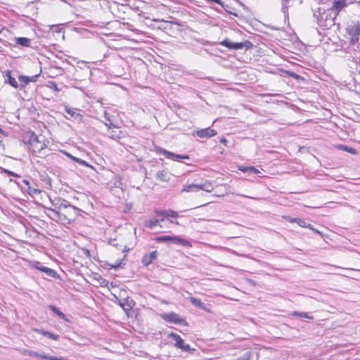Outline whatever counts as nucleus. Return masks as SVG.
<instances>
[{"label":"nucleus","mask_w":360,"mask_h":360,"mask_svg":"<svg viewBox=\"0 0 360 360\" xmlns=\"http://www.w3.org/2000/svg\"><path fill=\"white\" fill-rule=\"evenodd\" d=\"M24 354H28L30 356L41 358L42 359H46V360H58V357H56V356H49V355L45 354H39L35 351L25 350L24 352Z\"/></svg>","instance_id":"f8f14e48"},{"label":"nucleus","mask_w":360,"mask_h":360,"mask_svg":"<svg viewBox=\"0 0 360 360\" xmlns=\"http://www.w3.org/2000/svg\"><path fill=\"white\" fill-rule=\"evenodd\" d=\"M115 240L111 243L113 246H117V243H114Z\"/></svg>","instance_id":"09e8293b"},{"label":"nucleus","mask_w":360,"mask_h":360,"mask_svg":"<svg viewBox=\"0 0 360 360\" xmlns=\"http://www.w3.org/2000/svg\"><path fill=\"white\" fill-rule=\"evenodd\" d=\"M48 307L51 311L57 314L60 319L68 321L65 314L61 311H60L56 306L49 305Z\"/></svg>","instance_id":"a878e982"},{"label":"nucleus","mask_w":360,"mask_h":360,"mask_svg":"<svg viewBox=\"0 0 360 360\" xmlns=\"http://www.w3.org/2000/svg\"><path fill=\"white\" fill-rule=\"evenodd\" d=\"M155 213L157 216H161L167 218V210H155Z\"/></svg>","instance_id":"c9c22d12"},{"label":"nucleus","mask_w":360,"mask_h":360,"mask_svg":"<svg viewBox=\"0 0 360 360\" xmlns=\"http://www.w3.org/2000/svg\"><path fill=\"white\" fill-rule=\"evenodd\" d=\"M293 315L294 316H300V317H303V318H307V319H313V317L312 316H309L307 313L305 312H298V311H295L293 313Z\"/></svg>","instance_id":"473e14b6"},{"label":"nucleus","mask_w":360,"mask_h":360,"mask_svg":"<svg viewBox=\"0 0 360 360\" xmlns=\"http://www.w3.org/2000/svg\"><path fill=\"white\" fill-rule=\"evenodd\" d=\"M119 304L125 311H128L131 310L132 308L134 307V302L133 300L130 299L129 297H127V298L124 299L123 300H120Z\"/></svg>","instance_id":"ddd939ff"},{"label":"nucleus","mask_w":360,"mask_h":360,"mask_svg":"<svg viewBox=\"0 0 360 360\" xmlns=\"http://www.w3.org/2000/svg\"><path fill=\"white\" fill-rule=\"evenodd\" d=\"M6 77H7V79L6 80V82L7 83H8L11 86H13L15 89H18L19 87V84H18V82L16 81V79L14 77H13L11 76L10 72H6Z\"/></svg>","instance_id":"4be33fe9"},{"label":"nucleus","mask_w":360,"mask_h":360,"mask_svg":"<svg viewBox=\"0 0 360 360\" xmlns=\"http://www.w3.org/2000/svg\"><path fill=\"white\" fill-rule=\"evenodd\" d=\"M39 262H37L36 265H34V268L45 273L46 276L49 277L55 278L56 276V272L55 270L46 267L45 266L39 265Z\"/></svg>","instance_id":"4468645a"},{"label":"nucleus","mask_w":360,"mask_h":360,"mask_svg":"<svg viewBox=\"0 0 360 360\" xmlns=\"http://www.w3.org/2000/svg\"><path fill=\"white\" fill-rule=\"evenodd\" d=\"M200 191V184H192L184 185L182 188V192H198Z\"/></svg>","instance_id":"6ab92c4d"},{"label":"nucleus","mask_w":360,"mask_h":360,"mask_svg":"<svg viewBox=\"0 0 360 360\" xmlns=\"http://www.w3.org/2000/svg\"><path fill=\"white\" fill-rule=\"evenodd\" d=\"M109 136L112 139L120 138V135L117 134V133L114 131H112L111 132H110Z\"/></svg>","instance_id":"58836bf2"},{"label":"nucleus","mask_w":360,"mask_h":360,"mask_svg":"<svg viewBox=\"0 0 360 360\" xmlns=\"http://www.w3.org/2000/svg\"><path fill=\"white\" fill-rule=\"evenodd\" d=\"M288 1H289V0H282V1L283 2V4H284V3H285V4L288 3Z\"/></svg>","instance_id":"8fccbe9b"},{"label":"nucleus","mask_w":360,"mask_h":360,"mask_svg":"<svg viewBox=\"0 0 360 360\" xmlns=\"http://www.w3.org/2000/svg\"><path fill=\"white\" fill-rule=\"evenodd\" d=\"M46 338H48L49 339H52L53 340H58L59 339L58 335H56V334L51 333L50 332H48V333H46Z\"/></svg>","instance_id":"f704fd0d"},{"label":"nucleus","mask_w":360,"mask_h":360,"mask_svg":"<svg viewBox=\"0 0 360 360\" xmlns=\"http://www.w3.org/2000/svg\"><path fill=\"white\" fill-rule=\"evenodd\" d=\"M240 169L243 172H248V173H253V174H257L259 172V170L252 166L241 167Z\"/></svg>","instance_id":"c756f323"},{"label":"nucleus","mask_w":360,"mask_h":360,"mask_svg":"<svg viewBox=\"0 0 360 360\" xmlns=\"http://www.w3.org/2000/svg\"><path fill=\"white\" fill-rule=\"evenodd\" d=\"M169 221L171 223H174V224H178V225L179 224V223L177 221H176V220L169 219Z\"/></svg>","instance_id":"c03bdc74"},{"label":"nucleus","mask_w":360,"mask_h":360,"mask_svg":"<svg viewBox=\"0 0 360 360\" xmlns=\"http://www.w3.org/2000/svg\"><path fill=\"white\" fill-rule=\"evenodd\" d=\"M16 44L23 46L30 47L31 46V40L27 37H17L15 39Z\"/></svg>","instance_id":"aec40b11"},{"label":"nucleus","mask_w":360,"mask_h":360,"mask_svg":"<svg viewBox=\"0 0 360 360\" xmlns=\"http://www.w3.org/2000/svg\"><path fill=\"white\" fill-rule=\"evenodd\" d=\"M220 44L228 48L229 49L233 50H238L244 47L249 49L252 46V43L248 40H245L243 42H232L228 39H225L221 41Z\"/></svg>","instance_id":"423d86ee"},{"label":"nucleus","mask_w":360,"mask_h":360,"mask_svg":"<svg viewBox=\"0 0 360 360\" xmlns=\"http://www.w3.org/2000/svg\"><path fill=\"white\" fill-rule=\"evenodd\" d=\"M352 3V1L350 0H333V6L330 9L333 13L334 15L337 16L341 11Z\"/></svg>","instance_id":"6e6552de"},{"label":"nucleus","mask_w":360,"mask_h":360,"mask_svg":"<svg viewBox=\"0 0 360 360\" xmlns=\"http://www.w3.org/2000/svg\"><path fill=\"white\" fill-rule=\"evenodd\" d=\"M288 75L295 79H298L300 77V76L297 73L293 72H289Z\"/></svg>","instance_id":"a19ab883"},{"label":"nucleus","mask_w":360,"mask_h":360,"mask_svg":"<svg viewBox=\"0 0 360 360\" xmlns=\"http://www.w3.org/2000/svg\"><path fill=\"white\" fill-rule=\"evenodd\" d=\"M190 301L194 306L198 307L199 309L206 311H210L208 304L202 302L199 299L191 297Z\"/></svg>","instance_id":"f3484780"},{"label":"nucleus","mask_w":360,"mask_h":360,"mask_svg":"<svg viewBox=\"0 0 360 360\" xmlns=\"http://www.w3.org/2000/svg\"><path fill=\"white\" fill-rule=\"evenodd\" d=\"M159 151L160 153L164 155L165 158L172 159L174 160L180 161V160L189 159V157L187 155L175 154L163 148H160Z\"/></svg>","instance_id":"9d476101"},{"label":"nucleus","mask_w":360,"mask_h":360,"mask_svg":"<svg viewBox=\"0 0 360 360\" xmlns=\"http://www.w3.org/2000/svg\"><path fill=\"white\" fill-rule=\"evenodd\" d=\"M220 141L221 143H225V142H226V140L225 139H221Z\"/></svg>","instance_id":"49530a36"},{"label":"nucleus","mask_w":360,"mask_h":360,"mask_svg":"<svg viewBox=\"0 0 360 360\" xmlns=\"http://www.w3.org/2000/svg\"><path fill=\"white\" fill-rule=\"evenodd\" d=\"M337 148L341 150L346 151L352 155H356L358 153V151L356 149L349 147V146H347L346 145L340 144L337 146Z\"/></svg>","instance_id":"5701e85b"},{"label":"nucleus","mask_w":360,"mask_h":360,"mask_svg":"<svg viewBox=\"0 0 360 360\" xmlns=\"http://www.w3.org/2000/svg\"><path fill=\"white\" fill-rule=\"evenodd\" d=\"M28 143L34 153H39L46 148L45 137L42 135L37 136L34 132L31 133Z\"/></svg>","instance_id":"7ed1b4c3"},{"label":"nucleus","mask_w":360,"mask_h":360,"mask_svg":"<svg viewBox=\"0 0 360 360\" xmlns=\"http://www.w3.org/2000/svg\"><path fill=\"white\" fill-rule=\"evenodd\" d=\"M164 219H150L149 220L146 221L145 225L146 227L149 229H153L155 226H158L160 221H163Z\"/></svg>","instance_id":"bb28decb"},{"label":"nucleus","mask_w":360,"mask_h":360,"mask_svg":"<svg viewBox=\"0 0 360 360\" xmlns=\"http://www.w3.org/2000/svg\"><path fill=\"white\" fill-rule=\"evenodd\" d=\"M195 134L200 138H210L217 134L216 130L207 127L195 131Z\"/></svg>","instance_id":"9b49d317"},{"label":"nucleus","mask_w":360,"mask_h":360,"mask_svg":"<svg viewBox=\"0 0 360 360\" xmlns=\"http://www.w3.org/2000/svg\"><path fill=\"white\" fill-rule=\"evenodd\" d=\"M52 205L54 206L53 209L62 211L70 205V202L64 199H56L52 202Z\"/></svg>","instance_id":"dca6fc26"},{"label":"nucleus","mask_w":360,"mask_h":360,"mask_svg":"<svg viewBox=\"0 0 360 360\" xmlns=\"http://www.w3.org/2000/svg\"><path fill=\"white\" fill-rule=\"evenodd\" d=\"M23 182H24L25 184H29L28 181H27V180H26V179H24V180H23Z\"/></svg>","instance_id":"de8ad7c7"},{"label":"nucleus","mask_w":360,"mask_h":360,"mask_svg":"<svg viewBox=\"0 0 360 360\" xmlns=\"http://www.w3.org/2000/svg\"><path fill=\"white\" fill-rule=\"evenodd\" d=\"M249 283H250L253 285H255V282L252 280H249Z\"/></svg>","instance_id":"a18cd8bd"},{"label":"nucleus","mask_w":360,"mask_h":360,"mask_svg":"<svg viewBox=\"0 0 360 360\" xmlns=\"http://www.w3.org/2000/svg\"><path fill=\"white\" fill-rule=\"evenodd\" d=\"M39 75H40V73L36 74L31 77H28V83L36 82L37 80L38 77H39Z\"/></svg>","instance_id":"e433bc0d"},{"label":"nucleus","mask_w":360,"mask_h":360,"mask_svg":"<svg viewBox=\"0 0 360 360\" xmlns=\"http://www.w3.org/2000/svg\"><path fill=\"white\" fill-rule=\"evenodd\" d=\"M104 118H105L104 124L106 127H108L109 129L112 127H115V125L112 124V120H110V113L105 112H104Z\"/></svg>","instance_id":"cd10ccee"},{"label":"nucleus","mask_w":360,"mask_h":360,"mask_svg":"<svg viewBox=\"0 0 360 360\" xmlns=\"http://www.w3.org/2000/svg\"><path fill=\"white\" fill-rule=\"evenodd\" d=\"M295 222H296L301 227H308L311 229H313L311 227V224H307V221L303 219L296 218L295 219Z\"/></svg>","instance_id":"c85d7f7f"},{"label":"nucleus","mask_w":360,"mask_h":360,"mask_svg":"<svg viewBox=\"0 0 360 360\" xmlns=\"http://www.w3.org/2000/svg\"><path fill=\"white\" fill-rule=\"evenodd\" d=\"M65 111L67 114L70 115L71 117H74L75 120L78 121H82L83 116L82 114L77 112L75 110L71 109L68 107H65Z\"/></svg>","instance_id":"412c9836"},{"label":"nucleus","mask_w":360,"mask_h":360,"mask_svg":"<svg viewBox=\"0 0 360 360\" xmlns=\"http://www.w3.org/2000/svg\"><path fill=\"white\" fill-rule=\"evenodd\" d=\"M67 157H68L70 159H71L72 160H73L74 162L81 165H84V166H86V167H91V165H89L85 160H82L80 158H76L73 155H72L71 154H70L69 153H65Z\"/></svg>","instance_id":"b1692460"},{"label":"nucleus","mask_w":360,"mask_h":360,"mask_svg":"<svg viewBox=\"0 0 360 360\" xmlns=\"http://www.w3.org/2000/svg\"><path fill=\"white\" fill-rule=\"evenodd\" d=\"M4 172L7 174L9 176H14V177H20V175H18V174L13 172H11L8 169H4Z\"/></svg>","instance_id":"4c0bfd02"},{"label":"nucleus","mask_w":360,"mask_h":360,"mask_svg":"<svg viewBox=\"0 0 360 360\" xmlns=\"http://www.w3.org/2000/svg\"><path fill=\"white\" fill-rule=\"evenodd\" d=\"M162 317L167 322L172 323L186 324V321L184 319H181L179 316L175 312L165 314L162 316Z\"/></svg>","instance_id":"1a4fd4ad"},{"label":"nucleus","mask_w":360,"mask_h":360,"mask_svg":"<svg viewBox=\"0 0 360 360\" xmlns=\"http://www.w3.org/2000/svg\"><path fill=\"white\" fill-rule=\"evenodd\" d=\"M156 178L161 181L167 182L170 179V173L165 169L158 171Z\"/></svg>","instance_id":"a211bd4d"},{"label":"nucleus","mask_w":360,"mask_h":360,"mask_svg":"<svg viewBox=\"0 0 360 360\" xmlns=\"http://www.w3.org/2000/svg\"><path fill=\"white\" fill-rule=\"evenodd\" d=\"M10 181H13L14 183H16V181L15 180H13V179H10Z\"/></svg>","instance_id":"603ef678"},{"label":"nucleus","mask_w":360,"mask_h":360,"mask_svg":"<svg viewBox=\"0 0 360 360\" xmlns=\"http://www.w3.org/2000/svg\"><path fill=\"white\" fill-rule=\"evenodd\" d=\"M129 250V249L127 250V251ZM123 252H126L127 250H126V246L124 247V249L122 250Z\"/></svg>","instance_id":"3c124183"},{"label":"nucleus","mask_w":360,"mask_h":360,"mask_svg":"<svg viewBox=\"0 0 360 360\" xmlns=\"http://www.w3.org/2000/svg\"><path fill=\"white\" fill-rule=\"evenodd\" d=\"M200 184V190H202L206 192H211L213 190V186L212 183L209 181H205V182Z\"/></svg>","instance_id":"393cba45"},{"label":"nucleus","mask_w":360,"mask_h":360,"mask_svg":"<svg viewBox=\"0 0 360 360\" xmlns=\"http://www.w3.org/2000/svg\"><path fill=\"white\" fill-rule=\"evenodd\" d=\"M49 87L51 89H52L53 91H60L61 90L60 89H59L58 87V85H57V84L55 82L51 81V82H49Z\"/></svg>","instance_id":"72a5a7b5"},{"label":"nucleus","mask_w":360,"mask_h":360,"mask_svg":"<svg viewBox=\"0 0 360 360\" xmlns=\"http://www.w3.org/2000/svg\"><path fill=\"white\" fill-rule=\"evenodd\" d=\"M35 331L38 333L39 334H41L45 337H46V333H48L49 331H46L43 329H35Z\"/></svg>","instance_id":"ea45409f"},{"label":"nucleus","mask_w":360,"mask_h":360,"mask_svg":"<svg viewBox=\"0 0 360 360\" xmlns=\"http://www.w3.org/2000/svg\"><path fill=\"white\" fill-rule=\"evenodd\" d=\"M4 131L0 128V133L3 132Z\"/></svg>","instance_id":"864d4df0"},{"label":"nucleus","mask_w":360,"mask_h":360,"mask_svg":"<svg viewBox=\"0 0 360 360\" xmlns=\"http://www.w3.org/2000/svg\"><path fill=\"white\" fill-rule=\"evenodd\" d=\"M18 80L20 83L19 85L20 86V88H24L25 86V85L29 84L27 76L20 75L18 77Z\"/></svg>","instance_id":"7c9ffc66"},{"label":"nucleus","mask_w":360,"mask_h":360,"mask_svg":"<svg viewBox=\"0 0 360 360\" xmlns=\"http://www.w3.org/2000/svg\"><path fill=\"white\" fill-rule=\"evenodd\" d=\"M313 18L319 27L322 30H328L335 25V18L333 13L330 8L326 10L321 7L311 8Z\"/></svg>","instance_id":"f257e3e1"},{"label":"nucleus","mask_w":360,"mask_h":360,"mask_svg":"<svg viewBox=\"0 0 360 360\" xmlns=\"http://www.w3.org/2000/svg\"><path fill=\"white\" fill-rule=\"evenodd\" d=\"M179 217L177 212L172 210H167V218L176 219Z\"/></svg>","instance_id":"2f4dec72"},{"label":"nucleus","mask_w":360,"mask_h":360,"mask_svg":"<svg viewBox=\"0 0 360 360\" xmlns=\"http://www.w3.org/2000/svg\"><path fill=\"white\" fill-rule=\"evenodd\" d=\"M285 219L287 221H288L289 222H295V218H292V217L290 216H288V217H285Z\"/></svg>","instance_id":"37998d69"},{"label":"nucleus","mask_w":360,"mask_h":360,"mask_svg":"<svg viewBox=\"0 0 360 360\" xmlns=\"http://www.w3.org/2000/svg\"><path fill=\"white\" fill-rule=\"evenodd\" d=\"M120 265H121V262H117L115 264H112L111 267L115 269H118L120 266Z\"/></svg>","instance_id":"79ce46f5"},{"label":"nucleus","mask_w":360,"mask_h":360,"mask_svg":"<svg viewBox=\"0 0 360 360\" xmlns=\"http://www.w3.org/2000/svg\"><path fill=\"white\" fill-rule=\"evenodd\" d=\"M158 257V252L157 250L153 251L148 255H145L142 258V264L148 266L150 264L153 262V260H155Z\"/></svg>","instance_id":"2eb2a0df"},{"label":"nucleus","mask_w":360,"mask_h":360,"mask_svg":"<svg viewBox=\"0 0 360 360\" xmlns=\"http://www.w3.org/2000/svg\"><path fill=\"white\" fill-rule=\"evenodd\" d=\"M347 30L349 36V44L358 46L360 44V23L349 25Z\"/></svg>","instance_id":"39448f33"},{"label":"nucleus","mask_w":360,"mask_h":360,"mask_svg":"<svg viewBox=\"0 0 360 360\" xmlns=\"http://www.w3.org/2000/svg\"><path fill=\"white\" fill-rule=\"evenodd\" d=\"M168 338H172L173 340L175 341L174 346L179 349H181L184 352H191L194 351V349H191L189 345L186 344L181 337L173 332H171L167 335Z\"/></svg>","instance_id":"0eeeda50"},{"label":"nucleus","mask_w":360,"mask_h":360,"mask_svg":"<svg viewBox=\"0 0 360 360\" xmlns=\"http://www.w3.org/2000/svg\"><path fill=\"white\" fill-rule=\"evenodd\" d=\"M156 240L158 242L166 243H174L176 245L185 246V247H191V243L188 240H186L180 236H161L156 238Z\"/></svg>","instance_id":"20e7f679"},{"label":"nucleus","mask_w":360,"mask_h":360,"mask_svg":"<svg viewBox=\"0 0 360 360\" xmlns=\"http://www.w3.org/2000/svg\"><path fill=\"white\" fill-rule=\"evenodd\" d=\"M53 212L54 217L63 223H70L77 215L78 209L70 204L62 211L56 209H49Z\"/></svg>","instance_id":"f03ea898"}]
</instances>
